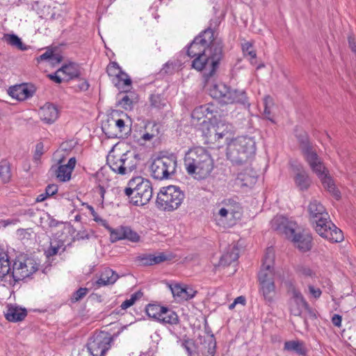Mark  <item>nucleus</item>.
Wrapping results in <instances>:
<instances>
[{"mask_svg":"<svg viewBox=\"0 0 356 356\" xmlns=\"http://www.w3.org/2000/svg\"><path fill=\"white\" fill-rule=\"evenodd\" d=\"M187 55L193 58L191 67L202 74L206 81L213 77L225 57L224 44L214 36L210 27L202 31L188 46Z\"/></svg>","mask_w":356,"mask_h":356,"instance_id":"nucleus-1","label":"nucleus"},{"mask_svg":"<svg viewBox=\"0 0 356 356\" xmlns=\"http://www.w3.org/2000/svg\"><path fill=\"white\" fill-rule=\"evenodd\" d=\"M307 211L309 220L319 236L332 243H339L343 240L342 231L330 220L328 213L319 201L312 200Z\"/></svg>","mask_w":356,"mask_h":356,"instance_id":"nucleus-2","label":"nucleus"},{"mask_svg":"<svg viewBox=\"0 0 356 356\" xmlns=\"http://www.w3.org/2000/svg\"><path fill=\"white\" fill-rule=\"evenodd\" d=\"M297 137L301 152L312 172L321 179L323 187L339 199L340 192L336 188L332 179L329 176L327 170L318 156L315 147L309 142L307 134H300Z\"/></svg>","mask_w":356,"mask_h":356,"instance_id":"nucleus-3","label":"nucleus"},{"mask_svg":"<svg viewBox=\"0 0 356 356\" xmlns=\"http://www.w3.org/2000/svg\"><path fill=\"white\" fill-rule=\"evenodd\" d=\"M184 164L187 173L198 180L207 178L214 168L211 154L202 147L189 149L184 155Z\"/></svg>","mask_w":356,"mask_h":356,"instance_id":"nucleus-4","label":"nucleus"},{"mask_svg":"<svg viewBox=\"0 0 356 356\" xmlns=\"http://www.w3.org/2000/svg\"><path fill=\"white\" fill-rule=\"evenodd\" d=\"M272 227L291 240L300 252H306L312 249V237L311 234L296 232L297 224L295 222L289 221L284 216H276L272 221Z\"/></svg>","mask_w":356,"mask_h":356,"instance_id":"nucleus-5","label":"nucleus"},{"mask_svg":"<svg viewBox=\"0 0 356 356\" xmlns=\"http://www.w3.org/2000/svg\"><path fill=\"white\" fill-rule=\"evenodd\" d=\"M256 142L253 137L248 136H238L227 145V157L236 165L248 162L254 155Z\"/></svg>","mask_w":356,"mask_h":356,"instance_id":"nucleus-6","label":"nucleus"},{"mask_svg":"<svg viewBox=\"0 0 356 356\" xmlns=\"http://www.w3.org/2000/svg\"><path fill=\"white\" fill-rule=\"evenodd\" d=\"M124 194L133 205L144 206L149 203L153 195L152 182L140 176L134 177L129 181Z\"/></svg>","mask_w":356,"mask_h":356,"instance_id":"nucleus-7","label":"nucleus"},{"mask_svg":"<svg viewBox=\"0 0 356 356\" xmlns=\"http://www.w3.org/2000/svg\"><path fill=\"white\" fill-rule=\"evenodd\" d=\"M209 95L222 104H239L248 107L250 105L244 90L234 89L223 83L213 85L209 89Z\"/></svg>","mask_w":356,"mask_h":356,"instance_id":"nucleus-8","label":"nucleus"},{"mask_svg":"<svg viewBox=\"0 0 356 356\" xmlns=\"http://www.w3.org/2000/svg\"><path fill=\"white\" fill-rule=\"evenodd\" d=\"M185 195L179 187L170 185L163 187L157 195L156 206L158 209L166 211H172L178 209Z\"/></svg>","mask_w":356,"mask_h":356,"instance_id":"nucleus-9","label":"nucleus"},{"mask_svg":"<svg viewBox=\"0 0 356 356\" xmlns=\"http://www.w3.org/2000/svg\"><path fill=\"white\" fill-rule=\"evenodd\" d=\"M139 160L138 154L127 151L122 155L109 154L106 162L113 172L121 175H125L136 170Z\"/></svg>","mask_w":356,"mask_h":356,"instance_id":"nucleus-10","label":"nucleus"},{"mask_svg":"<svg viewBox=\"0 0 356 356\" xmlns=\"http://www.w3.org/2000/svg\"><path fill=\"white\" fill-rule=\"evenodd\" d=\"M177 168L175 156H159L154 159L151 165V175L157 180L168 179L174 175Z\"/></svg>","mask_w":356,"mask_h":356,"instance_id":"nucleus-11","label":"nucleus"},{"mask_svg":"<svg viewBox=\"0 0 356 356\" xmlns=\"http://www.w3.org/2000/svg\"><path fill=\"white\" fill-rule=\"evenodd\" d=\"M39 264L34 258L19 256L15 260L12 268V277L15 282L23 280L35 273Z\"/></svg>","mask_w":356,"mask_h":356,"instance_id":"nucleus-12","label":"nucleus"},{"mask_svg":"<svg viewBox=\"0 0 356 356\" xmlns=\"http://www.w3.org/2000/svg\"><path fill=\"white\" fill-rule=\"evenodd\" d=\"M113 337L104 332L95 333L87 342L86 347L92 356H104L111 348Z\"/></svg>","mask_w":356,"mask_h":356,"instance_id":"nucleus-13","label":"nucleus"},{"mask_svg":"<svg viewBox=\"0 0 356 356\" xmlns=\"http://www.w3.org/2000/svg\"><path fill=\"white\" fill-rule=\"evenodd\" d=\"M102 129L105 135L110 138H124L131 131L129 125L127 124L123 119L114 117L109 118L102 124Z\"/></svg>","mask_w":356,"mask_h":356,"instance_id":"nucleus-14","label":"nucleus"},{"mask_svg":"<svg viewBox=\"0 0 356 356\" xmlns=\"http://www.w3.org/2000/svg\"><path fill=\"white\" fill-rule=\"evenodd\" d=\"M289 293L291 296L289 300V309L292 315L300 316L304 308L308 310L312 316L316 317L315 314L312 312L309 304L299 289L291 284L289 289Z\"/></svg>","mask_w":356,"mask_h":356,"instance_id":"nucleus-15","label":"nucleus"},{"mask_svg":"<svg viewBox=\"0 0 356 356\" xmlns=\"http://www.w3.org/2000/svg\"><path fill=\"white\" fill-rule=\"evenodd\" d=\"M274 252L271 248L266 250L263 259V264L258 273L259 283H270L275 282L274 276Z\"/></svg>","mask_w":356,"mask_h":356,"instance_id":"nucleus-16","label":"nucleus"},{"mask_svg":"<svg viewBox=\"0 0 356 356\" xmlns=\"http://www.w3.org/2000/svg\"><path fill=\"white\" fill-rule=\"evenodd\" d=\"M172 258L171 254L159 252L157 255L152 254H143L136 258V261L141 266H148L161 264L170 261Z\"/></svg>","mask_w":356,"mask_h":356,"instance_id":"nucleus-17","label":"nucleus"},{"mask_svg":"<svg viewBox=\"0 0 356 356\" xmlns=\"http://www.w3.org/2000/svg\"><path fill=\"white\" fill-rule=\"evenodd\" d=\"M170 289L173 297L179 302L191 300L197 293V291L193 288L187 286H182L178 284L170 286Z\"/></svg>","mask_w":356,"mask_h":356,"instance_id":"nucleus-18","label":"nucleus"},{"mask_svg":"<svg viewBox=\"0 0 356 356\" xmlns=\"http://www.w3.org/2000/svg\"><path fill=\"white\" fill-rule=\"evenodd\" d=\"M40 116L42 121L47 124H52L58 117V110L53 104L47 103L40 108Z\"/></svg>","mask_w":356,"mask_h":356,"instance_id":"nucleus-19","label":"nucleus"},{"mask_svg":"<svg viewBox=\"0 0 356 356\" xmlns=\"http://www.w3.org/2000/svg\"><path fill=\"white\" fill-rule=\"evenodd\" d=\"M293 180L296 187L302 191H307L312 183V180L308 173L302 168L297 169Z\"/></svg>","mask_w":356,"mask_h":356,"instance_id":"nucleus-20","label":"nucleus"},{"mask_svg":"<svg viewBox=\"0 0 356 356\" xmlns=\"http://www.w3.org/2000/svg\"><path fill=\"white\" fill-rule=\"evenodd\" d=\"M8 94L17 100L23 101L32 97L33 91L29 89L25 85H16L10 87Z\"/></svg>","mask_w":356,"mask_h":356,"instance_id":"nucleus-21","label":"nucleus"},{"mask_svg":"<svg viewBox=\"0 0 356 356\" xmlns=\"http://www.w3.org/2000/svg\"><path fill=\"white\" fill-rule=\"evenodd\" d=\"M26 315L27 312L25 309L13 305L9 306L5 313L6 320L10 322L21 321Z\"/></svg>","mask_w":356,"mask_h":356,"instance_id":"nucleus-22","label":"nucleus"},{"mask_svg":"<svg viewBox=\"0 0 356 356\" xmlns=\"http://www.w3.org/2000/svg\"><path fill=\"white\" fill-rule=\"evenodd\" d=\"M58 72H62L65 76L67 81L78 79L81 75L80 67L74 63L64 65L58 70Z\"/></svg>","mask_w":356,"mask_h":356,"instance_id":"nucleus-23","label":"nucleus"},{"mask_svg":"<svg viewBox=\"0 0 356 356\" xmlns=\"http://www.w3.org/2000/svg\"><path fill=\"white\" fill-rule=\"evenodd\" d=\"M149 102L150 108L158 112H162L168 108V100L161 94L151 95L149 97Z\"/></svg>","mask_w":356,"mask_h":356,"instance_id":"nucleus-24","label":"nucleus"},{"mask_svg":"<svg viewBox=\"0 0 356 356\" xmlns=\"http://www.w3.org/2000/svg\"><path fill=\"white\" fill-rule=\"evenodd\" d=\"M118 275L112 269L106 268L102 272L101 277L97 280L98 286L113 284L118 279Z\"/></svg>","mask_w":356,"mask_h":356,"instance_id":"nucleus-25","label":"nucleus"},{"mask_svg":"<svg viewBox=\"0 0 356 356\" xmlns=\"http://www.w3.org/2000/svg\"><path fill=\"white\" fill-rule=\"evenodd\" d=\"M239 257V250L235 245L229 247L227 252L223 254L219 261V265L227 266L238 260Z\"/></svg>","mask_w":356,"mask_h":356,"instance_id":"nucleus-26","label":"nucleus"},{"mask_svg":"<svg viewBox=\"0 0 356 356\" xmlns=\"http://www.w3.org/2000/svg\"><path fill=\"white\" fill-rule=\"evenodd\" d=\"M259 293L263 296L264 299L266 302L271 303L274 300L275 295V282L270 283H260L259 284Z\"/></svg>","mask_w":356,"mask_h":356,"instance_id":"nucleus-27","label":"nucleus"},{"mask_svg":"<svg viewBox=\"0 0 356 356\" xmlns=\"http://www.w3.org/2000/svg\"><path fill=\"white\" fill-rule=\"evenodd\" d=\"M284 349L289 352H293L299 355H305L307 349L302 341H287L284 343Z\"/></svg>","mask_w":356,"mask_h":356,"instance_id":"nucleus-28","label":"nucleus"},{"mask_svg":"<svg viewBox=\"0 0 356 356\" xmlns=\"http://www.w3.org/2000/svg\"><path fill=\"white\" fill-rule=\"evenodd\" d=\"M10 264L8 253L0 248V278L4 277L10 273Z\"/></svg>","mask_w":356,"mask_h":356,"instance_id":"nucleus-29","label":"nucleus"},{"mask_svg":"<svg viewBox=\"0 0 356 356\" xmlns=\"http://www.w3.org/2000/svg\"><path fill=\"white\" fill-rule=\"evenodd\" d=\"M158 321L163 323L177 325L179 323V317L176 312L171 309L165 307V310L162 312V314Z\"/></svg>","mask_w":356,"mask_h":356,"instance_id":"nucleus-30","label":"nucleus"},{"mask_svg":"<svg viewBox=\"0 0 356 356\" xmlns=\"http://www.w3.org/2000/svg\"><path fill=\"white\" fill-rule=\"evenodd\" d=\"M103 222V227H105L110 234V240L112 243L123 240L125 226H120L114 229L109 226L107 221H104Z\"/></svg>","mask_w":356,"mask_h":356,"instance_id":"nucleus-31","label":"nucleus"},{"mask_svg":"<svg viewBox=\"0 0 356 356\" xmlns=\"http://www.w3.org/2000/svg\"><path fill=\"white\" fill-rule=\"evenodd\" d=\"M3 38L7 44L21 51H25L28 49V47L22 42L21 38L15 34H5Z\"/></svg>","mask_w":356,"mask_h":356,"instance_id":"nucleus-32","label":"nucleus"},{"mask_svg":"<svg viewBox=\"0 0 356 356\" xmlns=\"http://www.w3.org/2000/svg\"><path fill=\"white\" fill-rule=\"evenodd\" d=\"M11 177L10 163L6 159H1L0 161V180L3 183H8L10 181Z\"/></svg>","mask_w":356,"mask_h":356,"instance_id":"nucleus-33","label":"nucleus"},{"mask_svg":"<svg viewBox=\"0 0 356 356\" xmlns=\"http://www.w3.org/2000/svg\"><path fill=\"white\" fill-rule=\"evenodd\" d=\"M51 170H54L56 177L61 181L70 180L72 172V171L70 170V168H68L65 165H60L55 169L51 168Z\"/></svg>","mask_w":356,"mask_h":356,"instance_id":"nucleus-34","label":"nucleus"},{"mask_svg":"<svg viewBox=\"0 0 356 356\" xmlns=\"http://www.w3.org/2000/svg\"><path fill=\"white\" fill-rule=\"evenodd\" d=\"M203 348H201V353L203 356H214L216 353V343L213 335H211L207 341H204Z\"/></svg>","mask_w":356,"mask_h":356,"instance_id":"nucleus-35","label":"nucleus"},{"mask_svg":"<svg viewBox=\"0 0 356 356\" xmlns=\"http://www.w3.org/2000/svg\"><path fill=\"white\" fill-rule=\"evenodd\" d=\"M164 310L165 307L156 304H149L146 307L145 309L147 315L149 317L154 318L157 321L161 317L162 312H163Z\"/></svg>","mask_w":356,"mask_h":356,"instance_id":"nucleus-36","label":"nucleus"},{"mask_svg":"<svg viewBox=\"0 0 356 356\" xmlns=\"http://www.w3.org/2000/svg\"><path fill=\"white\" fill-rule=\"evenodd\" d=\"M182 346L187 352L188 356H200L201 353V349L191 339L184 340Z\"/></svg>","mask_w":356,"mask_h":356,"instance_id":"nucleus-37","label":"nucleus"},{"mask_svg":"<svg viewBox=\"0 0 356 356\" xmlns=\"http://www.w3.org/2000/svg\"><path fill=\"white\" fill-rule=\"evenodd\" d=\"M106 72L110 77L113 78L112 81L114 83L124 72L118 63L111 62L106 67Z\"/></svg>","mask_w":356,"mask_h":356,"instance_id":"nucleus-38","label":"nucleus"},{"mask_svg":"<svg viewBox=\"0 0 356 356\" xmlns=\"http://www.w3.org/2000/svg\"><path fill=\"white\" fill-rule=\"evenodd\" d=\"M131 79L129 75L124 72L120 75V77L117 79L114 84L118 88L124 90V92H127L131 87Z\"/></svg>","mask_w":356,"mask_h":356,"instance_id":"nucleus-39","label":"nucleus"},{"mask_svg":"<svg viewBox=\"0 0 356 356\" xmlns=\"http://www.w3.org/2000/svg\"><path fill=\"white\" fill-rule=\"evenodd\" d=\"M181 63L179 60H169L163 67L161 70L162 74H172L178 71Z\"/></svg>","mask_w":356,"mask_h":356,"instance_id":"nucleus-40","label":"nucleus"},{"mask_svg":"<svg viewBox=\"0 0 356 356\" xmlns=\"http://www.w3.org/2000/svg\"><path fill=\"white\" fill-rule=\"evenodd\" d=\"M135 94H125L118 102V104L125 110H131L136 99Z\"/></svg>","mask_w":356,"mask_h":356,"instance_id":"nucleus-41","label":"nucleus"},{"mask_svg":"<svg viewBox=\"0 0 356 356\" xmlns=\"http://www.w3.org/2000/svg\"><path fill=\"white\" fill-rule=\"evenodd\" d=\"M242 50L245 57L249 56V59L252 63H254L253 60L256 58L257 54L254 49L252 44L250 42H245L242 45Z\"/></svg>","mask_w":356,"mask_h":356,"instance_id":"nucleus-42","label":"nucleus"},{"mask_svg":"<svg viewBox=\"0 0 356 356\" xmlns=\"http://www.w3.org/2000/svg\"><path fill=\"white\" fill-rule=\"evenodd\" d=\"M124 234L123 235V240H128L134 243L140 241V236L138 235V234L129 227H124Z\"/></svg>","mask_w":356,"mask_h":356,"instance_id":"nucleus-43","label":"nucleus"},{"mask_svg":"<svg viewBox=\"0 0 356 356\" xmlns=\"http://www.w3.org/2000/svg\"><path fill=\"white\" fill-rule=\"evenodd\" d=\"M159 124L155 122H148L145 126V131L152 134L154 138L156 137L159 134Z\"/></svg>","mask_w":356,"mask_h":356,"instance_id":"nucleus-44","label":"nucleus"},{"mask_svg":"<svg viewBox=\"0 0 356 356\" xmlns=\"http://www.w3.org/2000/svg\"><path fill=\"white\" fill-rule=\"evenodd\" d=\"M238 211H235V209L233 208L232 205H227V207H222L218 211V215L223 218H227L228 215H231L232 217H236L235 214L237 213Z\"/></svg>","mask_w":356,"mask_h":356,"instance_id":"nucleus-45","label":"nucleus"},{"mask_svg":"<svg viewBox=\"0 0 356 356\" xmlns=\"http://www.w3.org/2000/svg\"><path fill=\"white\" fill-rule=\"evenodd\" d=\"M203 132L208 140L213 141L214 140V138L216 137L217 126L213 124H207V131L204 130Z\"/></svg>","mask_w":356,"mask_h":356,"instance_id":"nucleus-46","label":"nucleus"},{"mask_svg":"<svg viewBox=\"0 0 356 356\" xmlns=\"http://www.w3.org/2000/svg\"><path fill=\"white\" fill-rule=\"evenodd\" d=\"M90 86L89 83L85 79L78 78V83L75 84L73 88L76 92H84L88 90Z\"/></svg>","mask_w":356,"mask_h":356,"instance_id":"nucleus-47","label":"nucleus"},{"mask_svg":"<svg viewBox=\"0 0 356 356\" xmlns=\"http://www.w3.org/2000/svg\"><path fill=\"white\" fill-rule=\"evenodd\" d=\"M205 106H198L196 107L191 113V117L193 120H197V121L203 119L204 118H207L205 115Z\"/></svg>","mask_w":356,"mask_h":356,"instance_id":"nucleus-48","label":"nucleus"},{"mask_svg":"<svg viewBox=\"0 0 356 356\" xmlns=\"http://www.w3.org/2000/svg\"><path fill=\"white\" fill-rule=\"evenodd\" d=\"M88 291L87 288H79L77 291L73 293L71 301L72 302H76L81 300L83 297H85Z\"/></svg>","mask_w":356,"mask_h":356,"instance_id":"nucleus-49","label":"nucleus"},{"mask_svg":"<svg viewBox=\"0 0 356 356\" xmlns=\"http://www.w3.org/2000/svg\"><path fill=\"white\" fill-rule=\"evenodd\" d=\"M44 147L42 142H39L35 145V149L33 155V159L36 161H39L44 153Z\"/></svg>","mask_w":356,"mask_h":356,"instance_id":"nucleus-50","label":"nucleus"},{"mask_svg":"<svg viewBox=\"0 0 356 356\" xmlns=\"http://www.w3.org/2000/svg\"><path fill=\"white\" fill-rule=\"evenodd\" d=\"M83 205H85L86 207L90 211L91 216L93 217V220L95 222L100 223L101 225L103 226V223H104L103 222L104 221H106V220H104V219L101 218L98 216L97 213L95 211L93 207H92L91 205H90L88 204H86V203L83 204Z\"/></svg>","mask_w":356,"mask_h":356,"instance_id":"nucleus-51","label":"nucleus"},{"mask_svg":"<svg viewBox=\"0 0 356 356\" xmlns=\"http://www.w3.org/2000/svg\"><path fill=\"white\" fill-rule=\"evenodd\" d=\"M45 192L49 197H51L58 192V186L56 184H49L45 188Z\"/></svg>","mask_w":356,"mask_h":356,"instance_id":"nucleus-52","label":"nucleus"},{"mask_svg":"<svg viewBox=\"0 0 356 356\" xmlns=\"http://www.w3.org/2000/svg\"><path fill=\"white\" fill-rule=\"evenodd\" d=\"M308 289L310 294L315 298H318L321 296L322 292L319 288H315L312 285H309Z\"/></svg>","mask_w":356,"mask_h":356,"instance_id":"nucleus-53","label":"nucleus"},{"mask_svg":"<svg viewBox=\"0 0 356 356\" xmlns=\"http://www.w3.org/2000/svg\"><path fill=\"white\" fill-rule=\"evenodd\" d=\"M53 54L54 53L52 51H46L44 54L40 55L37 58V60L38 62L43 61V60H49V62L50 63V60L52 58Z\"/></svg>","mask_w":356,"mask_h":356,"instance_id":"nucleus-54","label":"nucleus"},{"mask_svg":"<svg viewBox=\"0 0 356 356\" xmlns=\"http://www.w3.org/2000/svg\"><path fill=\"white\" fill-rule=\"evenodd\" d=\"M60 74L62 72H58V70L54 74H48V77L56 83H60L64 80V78H61Z\"/></svg>","mask_w":356,"mask_h":356,"instance_id":"nucleus-55","label":"nucleus"},{"mask_svg":"<svg viewBox=\"0 0 356 356\" xmlns=\"http://www.w3.org/2000/svg\"><path fill=\"white\" fill-rule=\"evenodd\" d=\"M299 272L301 275L305 277H312L314 275V273L307 267L302 266L299 268Z\"/></svg>","mask_w":356,"mask_h":356,"instance_id":"nucleus-56","label":"nucleus"},{"mask_svg":"<svg viewBox=\"0 0 356 356\" xmlns=\"http://www.w3.org/2000/svg\"><path fill=\"white\" fill-rule=\"evenodd\" d=\"M89 238L90 235L85 229L79 231L75 236V238L78 241L88 239Z\"/></svg>","mask_w":356,"mask_h":356,"instance_id":"nucleus-57","label":"nucleus"},{"mask_svg":"<svg viewBox=\"0 0 356 356\" xmlns=\"http://www.w3.org/2000/svg\"><path fill=\"white\" fill-rule=\"evenodd\" d=\"M268 99V97L265 99L264 115L266 118H267L268 120H270L271 122H274L273 118H271L270 109L268 106V104H268V102H267Z\"/></svg>","mask_w":356,"mask_h":356,"instance_id":"nucleus-58","label":"nucleus"},{"mask_svg":"<svg viewBox=\"0 0 356 356\" xmlns=\"http://www.w3.org/2000/svg\"><path fill=\"white\" fill-rule=\"evenodd\" d=\"M59 248L60 247L58 245V246L51 245L46 252L47 257H49L56 255L58 252Z\"/></svg>","mask_w":356,"mask_h":356,"instance_id":"nucleus-59","label":"nucleus"},{"mask_svg":"<svg viewBox=\"0 0 356 356\" xmlns=\"http://www.w3.org/2000/svg\"><path fill=\"white\" fill-rule=\"evenodd\" d=\"M342 318L339 314H334L332 317V323L337 327H340L341 325Z\"/></svg>","mask_w":356,"mask_h":356,"instance_id":"nucleus-60","label":"nucleus"},{"mask_svg":"<svg viewBox=\"0 0 356 356\" xmlns=\"http://www.w3.org/2000/svg\"><path fill=\"white\" fill-rule=\"evenodd\" d=\"M143 296V293L141 291H138L134 293L131 294L129 300L134 304L136 300L140 299Z\"/></svg>","mask_w":356,"mask_h":356,"instance_id":"nucleus-61","label":"nucleus"},{"mask_svg":"<svg viewBox=\"0 0 356 356\" xmlns=\"http://www.w3.org/2000/svg\"><path fill=\"white\" fill-rule=\"evenodd\" d=\"M62 61V56L58 54H53L52 58L50 60V63L54 65L60 63Z\"/></svg>","mask_w":356,"mask_h":356,"instance_id":"nucleus-62","label":"nucleus"},{"mask_svg":"<svg viewBox=\"0 0 356 356\" xmlns=\"http://www.w3.org/2000/svg\"><path fill=\"white\" fill-rule=\"evenodd\" d=\"M76 162V160L75 157H72L69 159L67 163L65 165L67 166L68 168H70V170L72 171L75 167Z\"/></svg>","mask_w":356,"mask_h":356,"instance_id":"nucleus-63","label":"nucleus"},{"mask_svg":"<svg viewBox=\"0 0 356 356\" xmlns=\"http://www.w3.org/2000/svg\"><path fill=\"white\" fill-rule=\"evenodd\" d=\"M133 305H134V303L129 299H127L121 304L120 307L122 309L124 310V309H127V308L130 307Z\"/></svg>","mask_w":356,"mask_h":356,"instance_id":"nucleus-64","label":"nucleus"}]
</instances>
